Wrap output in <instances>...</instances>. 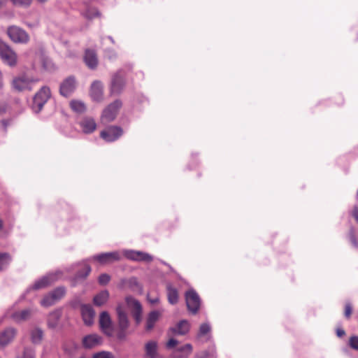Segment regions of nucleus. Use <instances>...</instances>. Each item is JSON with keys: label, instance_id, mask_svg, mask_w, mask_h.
<instances>
[{"label": "nucleus", "instance_id": "35", "mask_svg": "<svg viewBox=\"0 0 358 358\" xmlns=\"http://www.w3.org/2000/svg\"><path fill=\"white\" fill-rule=\"evenodd\" d=\"M11 262V257L8 253H0V270L7 268Z\"/></svg>", "mask_w": 358, "mask_h": 358}, {"label": "nucleus", "instance_id": "49", "mask_svg": "<svg viewBox=\"0 0 358 358\" xmlns=\"http://www.w3.org/2000/svg\"><path fill=\"white\" fill-rule=\"evenodd\" d=\"M158 301H159V299H158L157 298H156V299H152V300H150V302H151L152 303H157Z\"/></svg>", "mask_w": 358, "mask_h": 358}, {"label": "nucleus", "instance_id": "48", "mask_svg": "<svg viewBox=\"0 0 358 358\" xmlns=\"http://www.w3.org/2000/svg\"><path fill=\"white\" fill-rule=\"evenodd\" d=\"M195 358H207V353L203 352L201 355H197Z\"/></svg>", "mask_w": 358, "mask_h": 358}, {"label": "nucleus", "instance_id": "23", "mask_svg": "<svg viewBox=\"0 0 358 358\" xmlns=\"http://www.w3.org/2000/svg\"><path fill=\"white\" fill-rule=\"evenodd\" d=\"M84 61L88 68L95 69L98 65V59L94 50H87L85 51Z\"/></svg>", "mask_w": 358, "mask_h": 358}, {"label": "nucleus", "instance_id": "50", "mask_svg": "<svg viewBox=\"0 0 358 358\" xmlns=\"http://www.w3.org/2000/svg\"><path fill=\"white\" fill-rule=\"evenodd\" d=\"M108 38L113 43H114V41L113 39L112 38V37L110 36H108Z\"/></svg>", "mask_w": 358, "mask_h": 358}, {"label": "nucleus", "instance_id": "38", "mask_svg": "<svg viewBox=\"0 0 358 358\" xmlns=\"http://www.w3.org/2000/svg\"><path fill=\"white\" fill-rule=\"evenodd\" d=\"M92 358H115L114 355L108 351H101L93 355Z\"/></svg>", "mask_w": 358, "mask_h": 358}, {"label": "nucleus", "instance_id": "21", "mask_svg": "<svg viewBox=\"0 0 358 358\" xmlns=\"http://www.w3.org/2000/svg\"><path fill=\"white\" fill-rule=\"evenodd\" d=\"M190 329V324L186 320H182L176 324V326L170 328L169 331L176 335L183 336L187 334Z\"/></svg>", "mask_w": 358, "mask_h": 358}, {"label": "nucleus", "instance_id": "42", "mask_svg": "<svg viewBox=\"0 0 358 358\" xmlns=\"http://www.w3.org/2000/svg\"><path fill=\"white\" fill-rule=\"evenodd\" d=\"M178 344V341L175 338H170L166 344L167 349H173Z\"/></svg>", "mask_w": 358, "mask_h": 358}, {"label": "nucleus", "instance_id": "52", "mask_svg": "<svg viewBox=\"0 0 358 358\" xmlns=\"http://www.w3.org/2000/svg\"><path fill=\"white\" fill-rule=\"evenodd\" d=\"M80 358H85V357H80Z\"/></svg>", "mask_w": 358, "mask_h": 358}, {"label": "nucleus", "instance_id": "47", "mask_svg": "<svg viewBox=\"0 0 358 358\" xmlns=\"http://www.w3.org/2000/svg\"><path fill=\"white\" fill-rule=\"evenodd\" d=\"M350 241L352 242V243L355 246V247H357V241H356V238H355V236H354V234H351L350 236Z\"/></svg>", "mask_w": 358, "mask_h": 358}, {"label": "nucleus", "instance_id": "2", "mask_svg": "<svg viewBox=\"0 0 358 358\" xmlns=\"http://www.w3.org/2000/svg\"><path fill=\"white\" fill-rule=\"evenodd\" d=\"M0 57L3 62L10 66H15L17 62L16 52L5 42L0 40Z\"/></svg>", "mask_w": 358, "mask_h": 358}, {"label": "nucleus", "instance_id": "16", "mask_svg": "<svg viewBox=\"0 0 358 358\" xmlns=\"http://www.w3.org/2000/svg\"><path fill=\"white\" fill-rule=\"evenodd\" d=\"M128 308L131 311L134 319L137 323L141 320L142 306L138 301L131 296H127L125 299Z\"/></svg>", "mask_w": 358, "mask_h": 358}, {"label": "nucleus", "instance_id": "20", "mask_svg": "<svg viewBox=\"0 0 358 358\" xmlns=\"http://www.w3.org/2000/svg\"><path fill=\"white\" fill-rule=\"evenodd\" d=\"M81 315L84 323L90 326L93 324L95 317V312L90 305L83 304L81 306Z\"/></svg>", "mask_w": 358, "mask_h": 358}, {"label": "nucleus", "instance_id": "33", "mask_svg": "<svg viewBox=\"0 0 358 358\" xmlns=\"http://www.w3.org/2000/svg\"><path fill=\"white\" fill-rule=\"evenodd\" d=\"M71 108L76 113H82L86 110L85 103L79 100H72L70 102Z\"/></svg>", "mask_w": 358, "mask_h": 358}, {"label": "nucleus", "instance_id": "6", "mask_svg": "<svg viewBox=\"0 0 358 358\" xmlns=\"http://www.w3.org/2000/svg\"><path fill=\"white\" fill-rule=\"evenodd\" d=\"M125 85L124 73L119 70L111 76L110 90L112 94H120Z\"/></svg>", "mask_w": 358, "mask_h": 358}, {"label": "nucleus", "instance_id": "26", "mask_svg": "<svg viewBox=\"0 0 358 358\" xmlns=\"http://www.w3.org/2000/svg\"><path fill=\"white\" fill-rule=\"evenodd\" d=\"M161 316V313L158 310H154L149 313L147 320L145 328L148 331H150L155 327V323L159 320Z\"/></svg>", "mask_w": 358, "mask_h": 358}, {"label": "nucleus", "instance_id": "32", "mask_svg": "<svg viewBox=\"0 0 358 358\" xmlns=\"http://www.w3.org/2000/svg\"><path fill=\"white\" fill-rule=\"evenodd\" d=\"M35 349L31 346H25L16 358H35Z\"/></svg>", "mask_w": 358, "mask_h": 358}, {"label": "nucleus", "instance_id": "15", "mask_svg": "<svg viewBox=\"0 0 358 358\" xmlns=\"http://www.w3.org/2000/svg\"><path fill=\"white\" fill-rule=\"evenodd\" d=\"M122 252L114 251L111 252H106L99 254L92 257L93 259L96 260L101 264H108L114 262L120 261L121 259Z\"/></svg>", "mask_w": 358, "mask_h": 358}, {"label": "nucleus", "instance_id": "31", "mask_svg": "<svg viewBox=\"0 0 358 358\" xmlns=\"http://www.w3.org/2000/svg\"><path fill=\"white\" fill-rule=\"evenodd\" d=\"M167 296L171 304H176L178 300V293L176 288L171 285L167 286Z\"/></svg>", "mask_w": 358, "mask_h": 358}, {"label": "nucleus", "instance_id": "5", "mask_svg": "<svg viewBox=\"0 0 358 358\" xmlns=\"http://www.w3.org/2000/svg\"><path fill=\"white\" fill-rule=\"evenodd\" d=\"M122 106V103L119 99L109 104L102 113L101 116V122L106 124L113 121Z\"/></svg>", "mask_w": 358, "mask_h": 358}, {"label": "nucleus", "instance_id": "18", "mask_svg": "<svg viewBox=\"0 0 358 358\" xmlns=\"http://www.w3.org/2000/svg\"><path fill=\"white\" fill-rule=\"evenodd\" d=\"M99 324L102 331L108 336H111L113 331L112 321L109 314L103 311L100 314Z\"/></svg>", "mask_w": 358, "mask_h": 358}, {"label": "nucleus", "instance_id": "22", "mask_svg": "<svg viewBox=\"0 0 358 358\" xmlns=\"http://www.w3.org/2000/svg\"><path fill=\"white\" fill-rule=\"evenodd\" d=\"M102 338L96 334H90L83 338V345L85 348H92L101 345Z\"/></svg>", "mask_w": 358, "mask_h": 358}, {"label": "nucleus", "instance_id": "17", "mask_svg": "<svg viewBox=\"0 0 358 358\" xmlns=\"http://www.w3.org/2000/svg\"><path fill=\"white\" fill-rule=\"evenodd\" d=\"M90 95L94 101L99 102L103 98V84L100 80H94L90 86Z\"/></svg>", "mask_w": 358, "mask_h": 358}, {"label": "nucleus", "instance_id": "51", "mask_svg": "<svg viewBox=\"0 0 358 358\" xmlns=\"http://www.w3.org/2000/svg\"><path fill=\"white\" fill-rule=\"evenodd\" d=\"M3 321V318H1V319H0V325H1V324H2Z\"/></svg>", "mask_w": 358, "mask_h": 358}, {"label": "nucleus", "instance_id": "28", "mask_svg": "<svg viewBox=\"0 0 358 358\" xmlns=\"http://www.w3.org/2000/svg\"><path fill=\"white\" fill-rule=\"evenodd\" d=\"M146 356L149 358H156L157 357V343L155 341H150L145 345Z\"/></svg>", "mask_w": 358, "mask_h": 358}, {"label": "nucleus", "instance_id": "39", "mask_svg": "<svg viewBox=\"0 0 358 358\" xmlns=\"http://www.w3.org/2000/svg\"><path fill=\"white\" fill-rule=\"evenodd\" d=\"M349 346L355 350L358 351V336H352L349 339Z\"/></svg>", "mask_w": 358, "mask_h": 358}, {"label": "nucleus", "instance_id": "43", "mask_svg": "<svg viewBox=\"0 0 358 358\" xmlns=\"http://www.w3.org/2000/svg\"><path fill=\"white\" fill-rule=\"evenodd\" d=\"M106 56L109 59H115L117 57V54H116V52L115 51H113L112 50H108L106 52Z\"/></svg>", "mask_w": 358, "mask_h": 358}, {"label": "nucleus", "instance_id": "10", "mask_svg": "<svg viewBox=\"0 0 358 358\" xmlns=\"http://www.w3.org/2000/svg\"><path fill=\"white\" fill-rule=\"evenodd\" d=\"M123 134V130L117 126H110L101 131L100 136L106 142H113Z\"/></svg>", "mask_w": 358, "mask_h": 358}, {"label": "nucleus", "instance_id": "41", "mask_svg": "<svg viewBox=\"0 0 358 358\" xmlns=\"http://www.w3.org/2000/svg\"><path fill=\"white\" fill-rule=\"evenodd\" d=\"M352 312V307L350 303H346L345 306V317L350 318Z\"/></svg>", "mask_w": 358, "mask_h": 358}, {"label": "nucleus", "instance_id": "34", "mask_svg": "<svg viewBox=\"0 0 358 358\" xmlns=\"http://www.w3.org/2000/svg\"><path fill=\"white\" fill-rule=\"evenodd\" d=\"M31 315L29 309H24L20 311H17L13 314V317L17 321L27 320Z\"/></svg>", "mask_w": 358, "mask_h": 358}, {"label": "nucleus", "instance_id": "37", "mask_svg": "<svg viewBox=\"0 0 358 358\" xmlns=\"http://www.w3.org/2000/svg\"><path fill=\"white\" fill-rule=\"evenodd\" d=\"M210 326L208 323H203L200 326L199 331L198 334V338H201L202 337H208V334L210 331Z\"/></svg>", "mask_w": 358, "mask_h": 358}, {"label": "nucleus", "instance_id": "1", "mask_svg": "<svg viewBox=\"0 0 358 358\" xmlns=\"http://www.w3.org/2000/svg\"><path fill=\"white\" fill-rule=\"evenodd\" d=\"M62 276V272L61 271H57L55 273H50L41 278L37 280L31 287L27 289V293L30 292L31 290H39L44 289L57 279L60 278Z\"/></svg>", "mask_w": 358, "mask_h": 358}, {"label": "nucleus", "instance_id": "4", "mask_svg": "<svg viewBox=\"0 0 358 358\" xmlns=\"http://www.w3.org/2000/svg\"><path fill=\"white\" fill-rule=\"evenodd\" d=\"M7 34L10 39L15 43H27L29 41V36L23 29L12 25L8 27Z\"/></svg>", "mask_w": 358, "mask_h": 358}, {"label": "nucleus", "instance_id": "30", "mask_svg": "<svg viewBox=\"0 0 358 358\" xmlns=\"http://www.w3.org/2000/svg\"><path fill=\"white\" fill-rule=\"evenodd\" d=\"M78 266H81L82 271H79L77 273V274L76 275V280H83L91 272V267L85 262L78 264Z\"/></svg>", "mask_w": 358, "mask_h": 358}, {"label": "nucleus", "instance_id": "44", "mask_svg": "<svg viewBox=\"0 0 358 358\" xmlns=\"http://www.w3.org/2000/svg\"><path fill=\"white\" fill-rule=\"evenodd\" d=\"M14 4L27 6L31 3V0H11Z\"/></svg>", "mask_w": 358, "mask_h": 358}, {"label": "nucleus", "instance_id": "36", "mask_svg": "<svg viewBox=\"0 0 358 358\" xmlns=\"http://www.w3.org/2000/svg\"><path fill=\"white\" fill-rule=\"evenodd\" d=\"M83 15L88 19H92L99 15V12L95 8L86 6V8L83 10Z\"/></svg>", "mask_w": 358, "mask_h": 358}, {"label": "nucleus", "instance_id": "40", "mask_svg": "<svg viewBox=\"0 0 358 358\" xmlns=\"http://www.w3.org/2000/svg\"><path fill=\"white\" fill-rule=\"evenodd\" d=\"M110 276L106 273H103L99 277V283L100 285H106L110 281Z\"/></svg>", "mask_w": 358, "mask_h": 358}, {"label": "nucleus", "instance_id": "7", "mask_svg": "<svg viewBox=\"0 0 358 358\" xmlns=\"http://www.w3.org/2000/svg\"><path fill=\"white\" fill-rule=\"evenodd\" d=\"M36 83V80L29 78L25 76H21L15 78L12 82L13 88L17 92L31 90L33 85Z\"/></svg>", "mask_w": 358, "mask_h": 358}, {"label": "nucleus", "instance_id": "19", "mask_svg": "<svg viewBox=\"0 0 358 358\" xmlns=\"http://www.w3.org/2000/svg\"><path fill=\"white\" fill-rule=\"evenodd\" d=\"M79 126L83 133L90 134L93 133L96 129V123L94 118L85 117L79 122Z\"/></svg>", "mask_w": 358, "mask_h": 358}, {"label": "nucleus", "instance_id": "46", "mask_svg": "<svg viewBox=\"0 0 358 358\" xmlns=\"http://www.w3.org/2000/svg\"><path fill=\"white\" fill-rule=\"evenodd\" d=\"M352 215L356 220L357 222H358V207H355L353 211H352Z\"/></svg>", "mask_w": 358, "mask_h": 358}, {"label": "nucleus", "instance_id": "45", "mask_svg": "<svg viewBox=\"0 0 358 358\" xmlns=\"http://www.w3.org/2000/svg\"><path fill=\"white\" fill-rule=\"evenodd\" d=\"M345 334V331L341 328H338L336 329V335L338 337L341 338Z\"/></svg>", "mask_w": 358, "mask_h": 358}, {"label": "nucleus", "instance_id": "13", "mask_svg": "<svg viewBox=\"0 0 358 358\" xmlns=\"http://www.w3.org/2000/svg\"><path fill=\"white\" fill-rule=\"evenodd\" d=\"M185 299L188 310L194 314L196 313L200 307V298L197 293L189 289L185 294Z\"/></svg>", "mask_w": 358, "mask_h": 358}, {"label": "nucleus", "instance_id": "29", "mask_svg": "<svg viewBox=\"0 0 358 358\" xmlns=\"http://www.w3.org/2000/svg\"><path fill=\"white\" fill-rule=\"evenodd\" d=\"M109 298V292L107 290H103L94 296L93 299L94 304L97 306L103 305Z\"/></svg>", "mask_w": 358, "mask_h": 358}, {"label": "nucleus", "instance_id": "14", "mask_svg": "<svg viewBox=\"0 0 358 358\" xmlns=\"http://www.w3.org/2000/svg\"><path fill=\"white\" fill-rule=\"evenodd\" d=\"M76 86V78L73 76H69L60 84L59 93L62 96L68 97L75 91Z\"/></svg>", "mask_w": 358, "mask_h": 358}, {"label": "nucleus", "instance_id": "12", "mask_svg": "<svg viewBox=\"0 0 358 358\" xmlns=\"http://www.w3.org/2000/svg\"><path fill=\"white\" fill-rule=\"evenodd\" d=\"M117 319H118V325L120 329V332L118 334V338L122 339L124 338V331L129 327V320L128 317L126 312L124 310L122 304H118L116 308Z\"/></svg>", "mask_w": 358, "mask_h": 358}, {"label": "nucleus", "instance_id": "3", "mask_svg": "<svg viewBox=\"0 0 358 358\" xmlns=\"http://www.w3.org/2000/svg\"><path fill=\"white\" fill-rule=\"evenodd\" d=\"M51 96L50 90L47 86H43L34 97L32 108L34 113H39Z\"/></svg>", "mask_w": 358, "mask_h": 358}, {"label": "nucleus", "instance_id": "9", "mask_svg": "<svg viewBox=\"0 0 358 358\" xmlns=\"http://www.w3.org/2000/svg\"><path fill=\"white\" fill-rule=\"evenodd\" d=\"M122 255L127 259L136 262H150L153 259V257L148 253L133 250H124L122 251Z\"/></svg>", "mask_w": 358, "mask_h": 358}, {"label": "nucleus", "instance_id": "27", "mask_svg": "<svg viewBox=\"0 0 358 358\" xmlns=\"http://www.w3.org/2000/svg\"><path fill=\"white\" fill-rule=\"evenodd\" d=\"M62 316V310L57 309L51 312L48 317V324L50 328H55L59 323V319Z\"/></svg>", "mask_w": 358, "mask_h": 358}, {"label": "nucleus", "instance_id": "11", "mask_svg": "<svg viewBox=\"0 0 358 358\" xmlns=\"http://www.w3.org/2000/svg\"><path fill=\"white\" fill-rule=\"evenodd\" d=\"M17 334V330L13 327H8L0 331V349L4 348L13 342Z\"/></svg>", "mask_w": 358, "mask_h": 358}, {"label": "nucleus", "instance_id": "24", "mask_svg": "<svg viewBox=\"0 0 358 358\" xmlns=\"http://www.w3.org/2000/svg\"><path fill=\"white\" fill-rule=\"evenodd\" d=\"M192 345L187 343L176 348L173 351V355L175 358H188L192 354Z\"/></svg>", "mask_w": 358, "mask_h": 358}, {"label": "nucleus", "instance_id": "8", "mask_svg": "<svg viewBox=\"0 0 358 358\" xmlns=\"http://www.w3.org/2000/svg\"><path fill=\"white\" fill-rule=\"evenodd\" d=\"M65 294L64 287H57L53 291L46 294L41 301V305L43 307H49L59 301Z\"/></svg>", "mask_w": 358, "mask_h": 358}, {"label": "nucleus", "instance_id": "25", "mask_svg": "<svg viewBox=\"0 0 358 358\" xmlns=\"http://www.w3.org/2000/svg\"><path fill=\"white\" fill-rule=\"evenodd\" d=\"M30 340L34 345H39L43 338V331L38 327H34L29 332Z\"/></svg>", "mask_w": 358, "mask_h": 358}]
</instances>
